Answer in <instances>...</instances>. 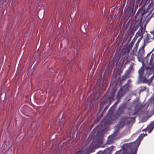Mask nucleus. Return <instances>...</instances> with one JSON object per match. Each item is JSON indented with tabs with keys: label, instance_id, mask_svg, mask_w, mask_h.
I'll use <instances>...</instances> for the list:
<instances>
[{
	"label": "nucleus",
	"instance_id": "nucleus-1",
	"mask_svg": "<svg viewBox=\"0 0 154 154\" xmlns=\"http://www.w3.org/2000/svg\"><path fill=\"white\" fill-rule=\"evenodd\" d=\"M103 131L101 130L98 131L95 137V140H94L92 143L88 146H85L82 148V150L84 153L89 154L94 151L97 146L104 147L105 146H101L103 140Z\"/></svg>",
	"mask_w": 154,
	"mask_h": 154
},
{
	"label": "nucleus",
	"instance_id": "nucleus-2",
	"mask_svg": "<svg viewBox=\"0 0 154 154\" xmlns=\"http://www.w3.org/2000/svg\"><path fill=\"white\" fill-rule=\"evenodd\" d=\"M147 134H140L137 140L133 143H127L126 144V150L128 154H136L137 147L140 143V142L143 138Z\"/></svg>",
	"mask_w": 154,
	"mask_h": 154
},
{
	"label": "nucleus",
	"instance_id": "nucleus-3",
	"mask_svg": "<svg viewBox=\"0 0 154 154\" xmlns=\"http://www.w3.org/2000/svg\"><path fill=\"white\" fill-rule=\"evenodd\" d=\"M109 110L107 116L102 120L105 126H107L110 124L113 121L117 120L119 117V116H118L116 113V114L113 113V111L110 112L109 110Z\"/></svg>",
	"mask_w": 154,
	"mask_h": 154
},
{
	"label": "nucleus",
	"instance_id": "nucleus-4",
	"mask_svg": "<svg viewBox=\"0 0 154 154\" xmlns=\"http://www.w3.org/2000/svg\"><path fill=\"white\" fill-rule=\"evenodd\" d=\"M136 117H122L120 121L124 125L126 124H130L132 121L135 120Z\"/></svg>",
	"mask_w": 154,
	"mask_h": 154
},
{
	"label": "nucleus",
	"instance_id": "nucleus-5",
	"mask_svg": "<svg viewBox=\"0 0 154 154\" xmlns=\"http://www.w3.org/2000/svg\"><path fill=\"white\" fill-rule=\"evenodd\" d=\"M126 105L125 104H122L120 105L119 107L116 111V113L118 116L119 117L121 115L123 114L126 107Z\"/></svg>",
	"mask_w": 154,
	"mask_h": 154
},
{
	"label": "nucleus",
	"instance_id": "nucleus-6",
	"mask_svg": "<svg viewBox=\"0 0 154 154\" xmlns=\"http://www.w3.org/2000/svg\"><path fill=\"white\" fill-rule=\"evenodd\" d=\"M145 32V29H143L142 26H141L138 31L136 32L135 36L137 38L139 37L140 36V38L142 37V39L143 37V34Z\"/></svg>",
	"mask_w": 154,
	"mask_h": 154
},
{
	"label": "nucleus",
	"instance_id": "nucleus-7",
	"mask_svg": "<svg viewBox=\"0 0 154 154\" xmlns=\"http://www.w3.org/2000/svg\"><path fill=\"white\" fill-rule=\"evenodd\" d=\"M130 77V75L128 74L125 72L122 77H119L118 78V80L119 82L120 85H122L124 81H125L127 78H128Z\"/></svg>",
	"mask_w": 154,
	"mask_h": 154
},
{
	"label": "nucleus",
	"instance_id": "nucleus-8",
	"mask_svg": "<svg viewBox=\"0 0 154 154\" xmlns=\"http://www.w3.org/2000/svg\"><path fill=\"white\" fill-rule=\"evenodd\" d=\"M137 29L138 26H134L132 27L131 28H130L127 31L128 35H129L130 36L132 37Z\"/></svg>",
	"mask_w": 154,
	"mask_h": 154
},
{
	"label": "nucleus",
	"instance_id": "nucleus-9",
	"mask_svg": "<svg viewBox=\"0 0 154 154\" xmlns=\"http://www.w3.org/2000/svg\"><path fill=\"white\" fill-rule=\"evenodd\" d=\"M152 38V35L146 33L145 35V37L143 40V44H145L146 43H147L150 41V40L154 39Z\"/></svg>",
	"mask_w": 154,
	"mask_h": 154
},
{
	"label": "nucleus",
	"instance_id": "nucleus-10",
	"mask_svg": "<svg viewBox=\"0 0 154 154\" xmlns=\"http://www.w3.org/2000/svg\"><path fill=\"white\" fill-rule=\"evenodd\" d=\"M116 136L115 134H113L109 137L107 141V143L110 144L113 143L114 140L115 139Z\"/></svg>",
	"mask_w": 154,
	"mask_h": 154
},
{
	"label": "nucleus",
	"instance_id": "nucleus-11",
	"mask_svg": "<svg viewBox=\"0 0 154 154\" xmlns=\"http://www.w3.org/2000/svg\"><path fill=\"white\" fill-rule=\"evenodd\" d=\"M126 93L122 90L120 89L118 92L116 96V98L118 100L121 98Z\"/></svg>",
	"mask_w": 154,
	"mask_h": 154
},
{
	"label": "nucleus",
	"instance_id": "nucleus-12",
	"mask_svg": "<svg viewBox=\"0 0 154 154\" xmlns=\"http://www.w3.org/2000/svg\"><path fill=\"white\" fill-rule=\"evenodd\" d=\"M154 128V121L151 122V123L147 126L146 128V130L148 131L149 133H150Z\"/></svg>",
	"mask_w": 154,
	"mask_h": 154
},
{
	"label": "nucleus",
	"instance_id": "nucleus-13",
	"mask_svg": "<svg viewBox=\"0 0 154 154\" xmlns=\"http://www.w3.org/2000/svg\"><path fill=\"white\" fill-rule=\"evenodd\" d=\"M113 146L107 148L101 154H111V152L113 150Z\"/></svg>",
	"mask_w": 154,
	"mask_h": 154
},
{
	"label": "nucleus",
	"instance_id": "nucleus-14",
	"mask_svg": "<svg viewBox=\"0 0 154 154\" xmlns=\"http://www.w3.org/2000/svg\"><path fill=\"white\" fill-rule=\"evenodd\" d=\"M108 102V100L107 99H102L100 102V109L101 110L103 109L104 106Z\"/></svg>",
	"mask_w": 154,
	"mask_h": 154
},
{
	"label": "nucleus",
	"instance_id": "nucleus-15",
	"mask_svg": "<svg viewBox=\"0 0 154 154\" xmlns=\"http://www.w3.org/2000/svg\"><path fill=\"white\" fill-rule=\"evenodd\" d=\"M134 65V63H132L125 72L128 74L130 75V74L132 70H133Z\"/></svg>",
	"mask_w": 154,
	"mask_h": 154
},
{
	"label": "nucleus",
	"instance_id": "nucleus-16",
	"mask_svg": "<svg viewBox=\"0 0 154 154\" xmlns=\"http://www.w3.org/2000/svg\"><path fill=\"white\" fill-rule=\"evenodd\" d=\"M115 91H112L111 92L109 96L108 97V99L109 102L111 103V102L113 100L114 97L115 96Z\"/></svg>",
	"mask_w": 154,
	"mask_h": 154
},
{
	"label": "nucleus",
	"instance_id": "nucleus-17",
	"mask_svg": "<svg viewBox=\"0 0 154 154\" xmlns=\"http://www.w3.org/2000/svg\"><path fill=\"white\" fill-rule=\"evenodd\" d=\"M126 85H127L125 84L120 88L125 93L129 90V88L130 87L129 86H128Z\"/></svg>",
	"mask_w": 154,
	"mask_h": 154
},
{
	"label": "nucleus",
	"instance_id": "nucleus-18",
	"mask_svg": "<svg viewBox=\"0 0 154 154\" xmlns=\"http://www.w3.org/2000/svg\"><path fill=\"white\" fill-rule=\"evenodd\" d=\"M145 46V44H143L142 47L140 48L139 50L140 53L141 54H143L145 52L144 47Z\"/></svg>",
	"mask_w": 154,
	"mask_h": 154
},
{
	"label": "nucleus",
	"instance_id": "nucleus-19",
	"mask_svg": "<svg viewBox=\"0 0 154 154\" xmlns=\"http://www.w3.org/2000/svg\"><path fill=\"white\" fill-rule=\"evenodd\" d=\"M124 126V125H123V124L120 121L119 123L116 126V127L118 130H119V129L122 128Z\"/></svg>",
	"mask_w": 154,
	"mask_h": 154
},
{
	"label": "nucleus",
	"instance_id": "nucleus-20",
	"mask_svg": "<svg viewBox=\"0 0 154 154\" xmlns=\"http://www.w3.org/2000/svg\"><path fill=\"white\" fill-rule=\"evenodd\" d=\"M137 39V37L136 38L135 36L134 37L133 39L132 40V41H131V43H130L129 45V46L130 48H132L134 42H135V41H136Z\"/></svg>",
	"mask_w": 154,
	"mask_h": 154
},
{
	"label": "nucleus",
	"instance_id": "nucleus-21",
	"mask_svg": "<svg viewBox=\"0 0 154 154\" xmlns=\"http://www.w3.org/2000/svg\"><path fill=\"white\" fill-rule=\"evenodd\" d=\"M141 40H142V37L140 38H139L138 39V40L137 41V42L135 44V46L134 47L135 48H136V49H137V48L138 46L139 43Z\"/></svg>",
	"mask_w": 154,
	"mask_h": 154
},
{
	"label": "nucleus",
	"instance_id": "nucleus-22",
	"mask_svg": "<svg viewBox=\"0 0 154 154\" xmlns=\"http://www.w3.org/2000/svg\"><path fill=\"white\" fill-rule=\"evenodd\" d=\"M146 88V87L145 86L141 87L140 88V89L139 91V92L140 93L145 91Z\"/></svg>",
	"mask_w": 154,
	"mask_h": 154
},
{
	"label": "nucleus",
	"instance_id": "nucleus-23",
	"mask_svg": "<svg viewBox=\"0 0 154 154\" xmlns=\"http://www.w3.org/2000/svg\"><path fill=\"white\" fill-rule=\"evenodd\" d=\"M17 0H13L11 5L12 6H15L17 3Z\"/></svg>",
	"mask_w": 154,
	"mask_h": 154
},
{
	"label": "nucleus",
	"instance_id": "nucleus-24",
	"mask_svg": "<svg viewBox=\"0 0 154 154\" xmlns=\"http://www.w3.org/2000/svg\"><path fill=\"white\" fill-rule=\"evenodd\" d=\"M111 103H109V104H108V105L106 106L105 107V108H104L103 110V111H102V113H104V112H105V111L109 107V105H110Z\"/></svg>",
	"mask_w": 154,
	"mask_h": 154
},
{
	"label": "nucleus",
	"instance_id": "nucleus-25",
	"mask_svg": "<svg viewBox=\"0 0 154 154\" xmlns=\"http://www.w3.org/2000/svg\"><path fill=\"white\" fill-rule=\"evenodd\" d=\"M131 82V79H129L128 80L126 84H125V85H126L128 86H129L130 87V84Z\"/></svg>",
	"mask_w": 154,
	"mask_h": 154
},
{
	"label": "nucleus",
	"instance_id": "nucleus-26",
	"mask_svg": "<svg viewBox=\"0 0 154 154\" xmlns=\"http://www.w3.org/2000/svg\"><path fill=\"white\" fill-rule=\"evenodd\" d=\"M139 110L138 109L135 110V111L131 115H137Z\"/></svg>",
	"mask_w": 154,
	"mask_h": 154
},
{
	"label": "nucleus",
	"instance_id": "nucleus-27",
	"mask_svg": "<svg viewBox=\"0 0 154 154\" xmlns=\"http://www.w3.org/2000/svg\"><path fill=\"white\" fill-rule=\"evenodd\" d=\"M83 153H84V152L82 150V149L76 152V154H82Z\"/></svg>",
	"mask_w": 154,
	"mask_h": 154
},
{
	"label": "nucleus",
	"instance_id": "nucleus-28",
	"mask_svg": "<svg viewBox=\"0 0 154 154\" xmlns=\"http://www.w3.org/2000/svg\"><path fill=\"white\" fill-rule=\"evenodd\" d=\"M151 34L150 35H152V38H154V30L152 32H151Z\"/></svg>",
	"mask_w": 154,
	"mask_h": 154
},
{
	"label": "nucleus",
	"instance_id": "nucleus-29",
	"mask_svg": "<svg viewBox=\"0 0 154 154\" xmlns=\"http://www.w3.org/2000/svg\"><path fill=\"white\" fill-rule=\"evenodd\" d=\"M118 103V101H117V102H116L114 105L112 107H114V108L115 107V106Z\"/></svg>",
	"mask_w": 154,
	"mask_h": 154
},
{
	"label": "nucleus",
	"instance_id": "nucleus-30",
	"mask_svg": "<svg viewBox=\"0 0 154 154\" xmlns=\"http://www.w3.org/2000/svg\"><path fill=\"white\" fill-rule=\"evenodd\" d=\"M114 154H121L119 151H117Z\"/></svg>",
	"mask_w": 154,
	"mask_h": 154
},
{
	"label": "nucleus",
	"instance_id": "nucleus-31",
	"mask_svg": "<svg viewBox=\"0 0 154 154\" xmlns=\"http://www.w3.org/2000/svg\"><path fill=\"white\" fill-rule=\"evenodd\" d=\"M74 45H75L76 46H77L78 45H79L77 43H75V42H74Z\"/></svg>",
	"mask_w": 154,
	"mask_h": 154
},
{
	"label": "nucleus",
	"instance_id": "nucleus-32",
	"mask_svg": "<svg viewBox=\"0 0 154 154\" xmlns=\"http://www.w3.org/2000/svg\"><path fill=\"white\" fill-rule=\"evenodd\" d=\"M132 37H131L130 36V38H129L128 40V42H129L131 40V38H132Z\"/></svg>",
	"mask_w": 154,
	"mask_h": 154
},
{
	"label": "nucleus",
	"instance_id": "nucleus-33",
	"mask_svg": "<svg viewBox=\"0 0 154 154\" xmlns=\"http://www.w3.org/2000/svg\"><path fill=\"white\" fill-rule=\"evenodd\" d=\"M147 131L146 130V129H145L142 130V131Z\"/></svg>",
	"mask_w": 154,
	"mask_h": 154
},
{
	"label": "nucleus",
	"instance_id": "nucleus-34",
	"mask_svg": "<svg viewBox=\"0 0 154 154\" xmlns=\"http://www.w3.org/2000/svg\"><path fill=\"white\" fill-rule=\"evenodd\" d=\"M129 61H130V60H127L126 61L125 63H127L128 62H129Z\"/></svg>",
	"mask_w": 154,
	"mask_h": 154
},
{
	"label": "nucleus",
	"instance_id": "nucleus-35",
	"mask_svg": "<svg viewBox=\"0 0 154 154\" xmlns=\"http://www.w3.org/2000/svg\"><path fill=\"white\" fill-rule=\"evenodd\" d=\"M133 60V61H134V58H132L130 60Z\"/></svg>",
	"mask_w": 154,
	"mask_h": 154
},
{
	"label": "nucleus",
	"instance_id": "nucleus-36",
	"mask_svg": "<svg viewBox=\"0 0 154 154\" xmlns=\"http://www.w3.org/2000/svg\"><path fill=\"white\" fill-rule=\"evenodd\" d=\"M35 18H37V16H35Z\"/></svg>",
	"mask_w": 154,
	"mask_h": 154
}]
</instances>
